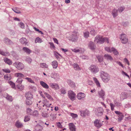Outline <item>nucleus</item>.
Wrapping results in <instances>:
<instances>
[{"label":"nucleus","mask_w":131,"mask_h":131,"mask_svg":"<svg viewBox=\"0 0 131 131\" xmlns=\"http://www.w3.org/2000/svg\"><path fill=\"white\" fill-rule=\"evenodd\" d=\"M94 41L95 42L99 44L103 43L104 41H106L108 43V39L107 38H103L102 36H97L95 37Z\"/></svg>","instance_id":"f257e3e1"},{"label":"nucleus","mask_w":131,"mask_h":131,"mask_svg":"<svg viewBox=\"0 0 131 131\" xmlns=\"http://www.w3.org/2000/svg\"><path fill=\"white\" fill-rule=\"evenodd\" d=\"M100 77L102 81L105 83H107L110 80V77L109 74L106 72L101 71Z\"/></svg>","instance_id":"f03ea898"},{"label":"nucleus","mask_w":131,"mask_h":131,"mask_svg":"<svg viewBox=\"0 0 131 131\" xmlns=\"http://www.w3.org/2000/svg\"><path fill=\"white\" fill-rule=\"evenodd\" d=\"M79 35L78 32L76 31L73 32L70 36V39L73 42H75L78 40Z\"/></svg>","instance_id":"7ed1b4c3"},{"label":"nucleus","mask_w":131,"mask_h":131,"mask_svg":"<svg viewBox=\"0 0 131 131\" xmlns=\"http://www.w3.org/2000/svg\"><path fill=\"white\" fill-rule=\"evenodd\" d=\"M89 70L93 74H95L99 71L98 67L95 65H92L89 68Z\"/></svg>","instance_id":"20e7f679"},{"label":"nucleus","mask_w":131,"mask_h":131,"mask_svg":"<svg viewBox=\"0 0 131 131\" xmlns=\"http://www.w3.org/2000/svg\"><path fill=\"white\" fill-rule=\"evenodd\" d=\"M13 65L18 70H22L24 68V64L20 62H16L13 64Z\"/></svg>","instance_id":"39448f33"},{"label":"nucleus","mask_w":131,"mask_h":131,"mask_svg":"<svg viewBox=\"0 0 131 131\" xmlns=\"http://www.w3.org/2000/svg\"><path fill=\"white\" fill-rule=\"evenodd\" d=\"M120 39L122 43L123 44H126L128 42V39L127 35L125 34H122Z\"/></svg>","instance_id":"423d86ee"},{"label":"nucleus","mask_w":131,"mask_h":131,"mask_svg":"<svg viewBox=\"0 0 131 131\" xmlns=\"http://www.w3.org/2000/svg\"><path fill=\"white\" fill-rule=\"evenodd\" d=\"M103 111L104 110L102 108L99 107L95 110V113L97 116H100L103 114Z\"/></svg>","instance_id":"0eeeda50"},{"label":"nucleus","mask_w":131,"mask_h":131,"mask_svg":"<svg viewBox=\"0 0 131 131\" xmlns=\"http://www.w3.org/2000/svg\"><path fill=\"white\" fill-rule=\"evenodd\" d=\"M68 96L70 99L72 101L75 100V98L76 95L74 92L71 90L68 91Z\"/></svg>","instance_id":"6e6552de"},{"label":"nucleus","mask_w":131,"mask_h":131,"mask_svg":"<svg viewBox=\"0 0 131 131\" xmlns=\"http://www.w3.org/2000/svg\"><path fill=\"white\" fill-rule=\"evenodd\" d=\"M51 104L49 103V101H47L46 99L43 100V104L42 106L43 107L45 106L47 108H50Z\"/></svg>","instance_id":"1a4fd4ad"},{"label":"nucleus","mask_w":131,"mask_h":131,"mask_svg":"<svg viewBox=\"0 0 131 131\" xmlns=\"http://www.w3.org/2000/svg\"><path fill=\"white\" fill-rule=\"evenodd\" d=\"M88 47L91 50H94L96 49V45L92 41H90L88 44Z\"/></svg>","instance_id":"9d476101"},{"label":"nucleus","mask_w":131,"mask_h":131,"mask_svg":"<svg viewBox=\"0 0 131 131\" xmlns=\"http://www.w3.org/2000/svg\"><path fill=\"white\" fill-rule=\"evenodd\" d=\"M94 126L96 127L99 128L102 125V124L98 119H96L94 122Z\"/></svg>","instance_id":"9b49d317"},{"label":"nucleus","mask_w":131,"mask_h":131,"mask_svg":"<svg viewBox=\"0 0 131 131\" xmlns=\"http://www.w3.org/2000/svg\"><path fill=\"white\" fill-rule=\"evenodd\" d=\"M69 126L71 131H75L76 128L74 124L72 123H70L69 124Z\"/></svg>","instance_id":"f8f14e48"},{"label":"nucleus","mask_w":131,"mask_h":131,"mask_svg":"<svg viewBox=\"0 0 131 131\" xmlns=\"http://www.w3.org/2000/svg\"><path fill=\"white\" fill-rule=\"evenodd\" d=\"M85 97V95L84 93L80 92L77 94V97L78 99L81 100Z\"/></svg>","instance_id":"ddd939ff"},{"label":"nucleus","mask_w":131,"mask_h":131,"mask_svg":"<svg viewBox=\"0 0 131 131\" xmlns=\"http://www.w3.org/2000/svg\"><path fill=\"white\" fill-rule=\"evenodd\" d=\"M49 85L51 87L52 89H54L56 90L58 89H59V87L58 85L55 83H50Z\"/></svg>","instance_id":"4468645a"},{"label":"nucleus","mask_w":131,"mask_h":131,"mask_svg":"<svg viewBox=\"0 0 131 131\" xmlns=\"http://www.w3.org/2000/svg\"><path fill=\"white\" fill-rule=\"evenodd\" d=\"M50 76L52 78L57 80L59 78V74L55 72L51 73Z\"/></svg>","instance_id":"2eb2a0df"},{"label":"nucleus","mask_w":131,"mask_h":131,"mask_svg":"<svg viewBox=\"0 0 131 131\" xmlns=\"http://www.w3.org/2000/svg\"><path fill=\"white\" fill-rule=\"evenodd\" d=\"M20 42L22 44H24L26 45L27 44L28 42L25 38L22 37L20 39Z\"/></svg>","instance_id":"dca6fc26"},{"label":"nucleus","mask_w":131,"mask_h":131,"mask_svg":"<svg viewBox=\"0 0 131 131\" xmlns=\"http://www.w3.org/2000/svg\"><path fill=\"white\" fill-rule=\"evenodd\" d=\"M15 126L17 128H20L23 126V124L18 121L15 123Z\"/></svg>","instance_id":"f3484780"},{"label":"nucleus","mask_w":131,"mask_h":131,"mask_svg":"<svg viewBox=\"0 0 131 131\" xmlns=\"http://www.w3.org/2000/svg\"><path fill=\"white\" fill-rule=\"evenodd\" d=\"M40 83L41 86L43 88L46 89H48L49 88L48 85L43 81H41L40 82Z\"/></svg>","instance_id":"a211bd4d"},{"label":"nucleus","mask_w":131,"mask_h":131,"mask_svg":"<svg viewBox=\"0 0 131 131\" xmlns=\"http://www.w3.org/2000/svg\"><path fill=\"white\" fill-rule=\"evenodd\" d=\"M22 50L27 54H30L32 52L29 49L26 47H23Z\"/></svg>","instance_id":"6ab92c4d"},{"label":"nucleus","mask_w":131,"mask_h":131,"mask_svg":"<svg viewBox=\"0 0 131 131\" xmlns=\"http://www.w3.org/2000/svg\"><path fill=\"white\" fill-rule=\"evenodd\" d=\"M118 11L115 8L112 10V14L114 18L116 17L118 15Z\"/></svg>","instance_id":"aec40b11"},{"label":"nucleus","mask_w":131,"mask_h":131,"mask_svg":"<svg viewBox=\"0 0 131 131\" xmlns=\"http://www.w3.org/2000/svg\"><path fill=\"white\" fill-rule=\"evenodd\" d=\"M35 129L36 131H42L43 128L39 125H37L35 127Z\"/></svg>","instance_id":"412c9836"},{"label":"nucleus","mask_w":131,"mask_h":131,"mask_svg":"<svg viewBox=\"0 0 131 131\" xmlns=\"http://www.w3.org/2000/svg\"><path fill=\"white\" fill-rule=\"evenodd\" d=\"M105 58L108 60L112 61L113 60V58L110 55L108 54H105L104 55Z\"/></svg>","instance_id":"4be33fe9"},{"label":"nucleus","mask_w":131,"mask_h":131,"mask_svg":"<svg viewBox=\"0 0 131 131\" xmlns=\"http://www.w3.org/2000/svg\"><path fill=\"white\" fill-rule=\"evenodd\" d=\"M32 99H26L25 101V103L26 105H31L32 103Z\"/></svg>","instance_id":"5701e85b"},{"label":"nucleus","mask_w":131,"mask_h":131,"mask_svg":"<svg viewBox=\"0 0 131 131\" xmlns=\"http://www.w3.org/2000/svg\"><path fill=\"white\" fill-rule=\"evenodd\" d=\"M25 96L26 99H32L33 98V95L31 94L30 92H28L26 93Z\"/></svg>","instance_id":"b1692460"},{"label":"nucleus","mask_w":131,"mask_h":131,"mask_svg":"<svg viewBox=\"0 0 131 131\" xmlns=\"http://www.w3.org/2000/svg\"><path fill=\"white\" fill-rule=\"evenodd\" d=\"M4 42L7 44H11L12 43V42L7 38H5L3 39Z\"/></svg>","instance_id":"393cba45"},{"label":"nucleus","mask_w":131,"mask_h":131,"mask_svg":"<svg viewBox=\"0 0 131 131\" xmlns=\"http://www.w3.org/2000/svg\"><path fill=\"white\" fill-rule=\"evenodd\" d=\"M15 75L16 77L22 78L25 77V75L21 73H15Z\"/></svg>","instance_id":"a878e982"},{"label":"nucleus","mask_w":131,"mask_h":131,"mask_svg":"<svg viewBox=\"0 0 131 131\" xmlns=\"http://www.w3.org/2000/svg\"><path fill=\"white\" fill-rule=\"evenodd\" d=\"M4 97H5L7 100L10 102L12 101L13 100L12 96L8 95L7 93L5 95Z\"/></svg>","instance_id":"bb28decb"},{"label":"nucleus","mask_w":131,"mask_h":131,"mask_svg":"<svg viewBox=\"0 0 131 131\" xmlns=\"http://www.w3.org/2000/svg\"><path fill=\"white\" fill-rule=\"evenodd\" d=\"M73 66L74 69L76 70L79 71L81 70V69L77 63H74L73 64Z\"/></svg>","instance_id":"cd10ccee"},{"label":"nucleus","mask_w":131,"mask_h":131,"mask_svg":"<svg viewBox=\"0 0 131 131\" xmlns=\"http://www.w3.org/2000/svg\"><path fill=\"white\" fill-rule=\"evenodd\" d=\"M54 55L58 60H60V58L59 56H60L61 57H62L61 55L59 54L58 52L56 51L54 52Z\"/></svg>","instance_id":"c85d7f7f"},{"label":"nucleus","mask_w":131,"mask_h":131,"mask_svg":"<svg viewBox=\"0 0 131 131\" xmlns=\"http://www.w3.org/2000/svg\"><path fill=\"white\" fill-rule=\"evenodd\" d=\"M4 62L10 65L12 64V61L10 59H8L7 58H5L4 59Z\"/></svg>","instance_id":"c756f323"},{"label":"nucleus","mask_w":131,"mask_h":131,"mask_svg":"<svg viewBox=\"0 0 131 131\" xmlns=\"http://www.w3.org/2000/svg\"><path fill=\"white\" fill-rule=\"evenodd\" d=\"M58 62L56 60H54L52 62V65L53 68L56 69L58 67Z\"/></svg>","instance_id":"7c9ffc66"},{"label":"nucleus","mask_w":131,"mask_h":131,"mask_svg":"<svg viewBox=\"0 0 131 131\" xmlns=\"http://www.w3.org/2000/svg\"><path fill=\"white\" fill-rule=\"evenodd\" d=\"M99 95L101 97L103 98V96L105 95V93L104 92L101 90L100 91L98 92Z\"/></svg>","instance_id":"2f4dec72"},{"label":"nucleus","mask_w":131,"mask_h":131,"mask_svg":"<svg viewBox=\"0 0 131 131\" xmlns=\"http://www.w3.org/2000/svg\"><path fill=\"white\" fill-rule=\"evenodd\" d=\"M127 98V95L126 93L123 92L122 93L120 96V99L122 100H123Z\"/></svg>","instance_id":"473e14b6"},{"label":"nucleus","mask_w":131,"mask_h":131,"mask_svg":"<svg viewBox=\"0 0 131 131\" xmlns=\"http://www.w3.org/2000/svg\"><path fill=\"white\" fill-rule=\"evenodd\" d=\"M113 52V53L115 55L117 56L118 55V52L117 50L114 47L111 48V52Z\"/></svg>","instance_id":"72a5a7b5"},{"label":"nucleus","mask_w":131,"mask_h":131,"mask_svg":"<svg viewBox=\"0 0 131 131\" xmlns=\"http://www.w3.org/2000/svg\"><path fill=\"white\" fill-rule=\"evenodd\" d=\"M88 111H80V115L82 116H85L87 115Z\"/></svg>","instance_id":"f704fd0d"},{"label":"nucleus","mask_w":131,"mask_h":131,"mask_svg":"<svg viewBox=\"0 0 131 131\" xmlns=\"http://www.w3.org/2000/svg\"><path fill=\"white\" fill-rule=\"evenodd\" d=\"M93 79L96 85L98 87H100L101 86L100 84L97 79L96 78L94 77L93 78Z\"/></svg>","instance_id":"c9c22d12"},{"label":"nucleus","mask_w":131,"mask_h":131,"mask_svg":"<svg viewBox=\"0 0 131 131\" xmlns=\"http://www.w3.org/2000/svg\"><path fill=\"white\" fill-rule=\"evenodd\" d=\"M68 83L69 85L72 88H74L75 86V83L73 82L71 80H69L68 81Z\"/></svg>","instance_id":"e433bc0d"},{"label":"nucleus","mask_w":131,"mask_h":131,"mask_svg":"<svg viewBox=\"0 0 131 131\" xmlns=\"http://www.w3.org/2000/svg\"><path fill=\"white\" fill-rule=\"evenodd\" d=\"M42 42V40L39 37H37L35 39V42L36 43H41Z\"/></svg>","instance_id":"4c0bfd02"},{"label":"nucleus","mask_w":131,"mask_h":131,"mask_svg":"<svg viewBox=\"0 0 131 131\" xmlns=\"http://www.w3.org/2000/svg\"><path fill=\"white\" fill-rule=\"evenodd\" d=\"M4 78L6 80H10L11 79L10 75L8 74L5 75L4 76Z\"/></svg>","instance_id":"58836bf2"},{"label":"nucleus","mask_w":131,"mask_h":131,"mask_svg":"<svg viewBox=\"0 0 131 131\" xmlns=\"http://www.w3.org/2000/svg\"><path fill=\"white\" fill-rule=\"evenodd\" d=\"M27 112L28 114L32 115L33 111L30 108H28L27 109Z\"/></svg>","instance_id":"ea45409f"},{"label":"nucleus","mask_w":131,"mask_h":131,"mask_svg":"<svg viewBox=\"0 0 131 131\" xmlns=\"http://www.w3.org/2000/svg\"><path fill=\"white\" fill-rule=\"evenodd\" d=\"M96 57L100 62H101L103 61V58L102 56H97Z\"/></svg>","instance_id":"a19ab883"},{"label":"nucleus","mask_w":131,"mask_h":131,"mask_svg":"<svg viewBox=\"0 0 131 131\" xmlns=\"http://www.w3.org/2000/svg\"><path fill=\"white\" fill-rule=\"evenodd\" d=\"M40 66L42 68H47L48 65L45 63H40Z\"/></svg>","instance_id":"79ce46f5"},{"label":"nucleus","mask_w":131,"mask_h":131,"mask_svg":"<svg viewBox=\"0 0 131 131\" xmlns=\"http://www.w3.org/2000/svg\"><path fill=\"white\" fill-rule=\"evenodd\" d=\"M125 9V7L124 6H120L118 9L117 10L119 13H121Z\"/></svg>","instance_id":"37998d69"},{"label":"nucleus","mask_w":131,"mask_h":131,"mask_svg":"<svg viewBox=\"0 0 131 131\" xmlns=\"http://www.w3.org/2000/svg\"><path fill=\"white\" fill-rule=\"evenodd\" d=\"M84 37L85 38H88L89 36V32L88 31H85L83 32Z\"/></svg>","instance_id":"c03bdc74"},{"label":"nucleus","mask_w":131,"mask_h":131,"mask_svg":"<svg viewBox=\"0 0 131 131\" xmlns=\"http://www.w3.org/2000/svg\"><path fill=\"white\" fill-rule=\"evenodd\" d=\"M44 94L50 100H53V99L52 98L51 96L47 93L44 92Z\"/></svg>","instance_id":"a18cd8bd"},{"label":"nucleus","mask_w":131,"mask_h":131,"mask_svg":"<svg viewBox=\"0 0 131 131\" xmlns=\"http://www.w3.org/2000/svg\"><path fill=\"white\" fill-rule=\"evenodd\" d=\"M30 118L29 116L26 115L24 117V121L25 122H27L30 120Z\"/></svg>","instance_id":"49530a36"},{"label":"nucleus","mask_w":131,"mask_h":131,"mask_svg":"<svg viewBox=\"0 0 131 131\" xmlns=\"http://www.w3.org/2000/svg\"><path fill=\"white\" fill-rule=\"evenodd\" d=\"M12 10L14 11L15 13H16L19 14L20 13V12L19 11L17 8H12Z\"/></svg>","instance_id":"de8ad7c7"},{"label":"nucleus","mask_w":131,"mask_h":131,"mask_svg":"<svg viewBox=\"0 0 131 131\" xmlns=\"http://www.w3.org/2000/svg\"><path fill=\"white\" fill-rule=\"evenodd\" d=\"M22 81L23 80L22 78H18L17 79L16 82L17 83L21 84L22 83Z\"/></svg>","instance_id":"09e8293b"},{"label":"nucleus","mask_w":131,"mask_h":131,"mask_svg":"<svg viewBox=\"0 0 131 131\" xmlns=\"http://www.w3.org/2000/svg\"><path fill=\"white\" fill-rule=\"evenodd\" d=\"M26 60L29 64H30L32 60L30 58L28 57L26 58Z\"/></svg>","instance_id":"8fccbe9b"},{"label":"nucleus","mask_w":131,"mask_h":131,"mask_svg":"<svg viewBox=\"0 0 131 131\" xmlns=\"http://www.w3.org/2000/svg\"><path fill=\"white\" fill-rule=\"evenodd\" d=\"M50 116L51 118L50 119H51V120H53L54 119L56 118V116L55 114H51L50 115Z\"/></svg>","instance_id":"3c124183"},{"label":"nucleus","mask_w":131,"mask_h":131,"mask_svg":"<svg viewBox=\"0 0 131 131\" xmlns=\"http://www.w3.org/2000/svg\"><path fill=\"white\" fill-rule=\"evenodd\" d=\"M114 102L115 105L117 106H121L122 105L121 103L119 102L115 101Z\"/></svg>","instance_id":"603ef678"},{"label":"nucleus","mask_w":131,"mask_h":131,"mask_svg":"<svg viewBox=\"0 0 131 131\" xmlns=\"http://www.w3.org/2000/svg\"><path fill=\"white\" fill-rule=\"evenodd\" d=\"M8 54H9L8 53H6L3 52V51L0 50V54L4 56H5L7 55Z\"/></svg>","instance_id":"864d4df0"},{"label":"nucleus","mask_w":131,"mask_h":131,"mask_svg":"<svg viewBox=\"0 0 131 131\" xmlns=\"http://www.w3.org/2000/svg\"><path fill=\"white\" fill-rule=\"evenodd\" d=\"M96 32L94 29H92L90 31V34L93 36H95Z\"/></svg>","instance_id":"5fc2aeb1"},{"label":"nucleus","mask_w":131,"mask_h":131,"mask_svg":"<svg viewBox=\"0 0 131 131\" xmlns=\"http://www.w3.org/2000/svg\"><path fill=\"white\" fill-rule=\"evenodd\" d=\"M3 71L6 73H10V70L8 69H2Z\"/></svg>","instance_id":"6e6d98bb"},{"label":"nucleus","mask_w":131,"mask_h":131,"mask_svg":"<svg viewBox=\"0 0 131 131\" xmlns=\"http://www.w3.org/2000/svg\"><path fill=\"white\" fill-rule=\"evenodd\" d=\"M25 79L27 80L29 82L31 83H35V82L33 81L30 78H25Z\"/></svg>","instance_id":"4d7b16f0"},{"label":"nucleus","mask_w":131,"mask_h":131,"mask_svg":"<svg viewBox=\"0 0 131 131\" xmlns=\"http://www.w3.org/2000/svg\"><path fill=\"white\" fill-rule=\"evenodd\" d=\"M9 83L12 88H14L15 87V84L13 82L10 81L9 82Z\"/></svg>","instance_id":"13d9d810"},{"label":"nucleus","mask_w":131,"mask_h":131,"mask_svg":"<svg viewBox=\"0 0 131 131\" xmlns=\"http://www.w3.org/2000/svg\"><path fill=\"white\" fill-rule=\"evenodd\" d=\"M70 115L73 118H75L78 117L77 114L72 113H70Z\"/></svg>","instance_id":"bf43d9fd"},{"label":"nucleus","mask_w":131,"mask_h":131,"mask_svg":"<svg viewBox=\"0 0 131 131\" xmlns=\"http://www.w3.org/2000/svg\"><path fill=\"white\" fill-rule=\"evenodd\" d=\"M38 115V113L37 111L35 110L34 112L33 111L32 115H33V116H37Z\"/></svg>","instance_id":"052dcab7"},{"label":"nucleus","mask_w":131,"mask_h":131,"mask_svg":"<svg viewBox=\"0 0 131 131\" xmlns=\"http://www.w3.org/2000/svg\"><path fill=\"white\" fill-rule=\"evenodd\" d=\"M110 106L111 107V110L113 111L114 110V108L115 107V105H114L112 103H110Z\"/></svg>","instance_id":"680f3d73"},{"label":"nucleus","mask_w":131,"mask_h":131,"mask_svg":"<svg viewBox=\"0 0 131 131\" xmlns=\"http://www.w3.org/2000/svg\"><path fill=\"white\" fill-rule=\"evenodd\" d=\"M80 57L82 59H88V57L87 56H85L84 55L81 56Z\"/></svg>","instance_id":"e2e57ef3"},{"label":"nucleus","mask_w":131,"mask_h":131,"mask_svg":"<svg viewBox=\"0 0 131 131\" xmlns=\"http://www.w3.org/2000/svg\"><path fill=\"white\" fill-rule=\"evenodd\" d=\"M19 25L20 26L21 28L23 29L24 28L25 25L22 22H20L19 23Z\"/></svg>","instance_id":"0e129e2a"},{"label":"nucleus","mask_w":131,"mask_h":131,"mask_svg":"<svg viewBox=\"0 0 131 131\" xmlns=\"http://www.w3.org/2000/svg\"><path fill=\"white\" fill-rule=\"evenodd\" d=\"M105 50L108 52H111V49L110 48L108 47H106L105 48Z\"/></svg>","instance_id":"69168bd1"},{"label":"nucleus","mask_w":131,"mask_h":131,"mask_svg":"<svg viewBox=\"0 0 131 131\" xmlns=\"http://www.w3.org/2000/svg\"><path fill=\"white\" fill-rule=\"evenodd\" d=\"M42 115L43 116L45 117H47L48 116V114L46 113H42Z\"/></svg>","instance_id":"338daca9"},{"label":"nucleus","mask_w":131,"mask_h":131,"mask_svg":"<svg viewBox=\"0 0 131 131\" xmlns=\"http://www.w3.org/2000/svg\"><path fill=\"white\" fill-rule=\"evenodd\" d=\"M84 51V49L83 48H80L79 49V53H83Z\"/></svg>","instance_id":"774afa93"}]
</instances>
